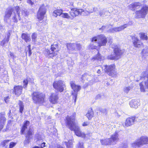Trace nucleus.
Here are the masks:
<instances>
[{
  "label": "nucleus",
  "instance_id": "nucleus-16",
  "mask_svg": "<svg viewBox=\"0 0 148 148\" xmlns=\"http://www.w3.org/2000/svg\"><path fill=\"white\" fill-rule=\"evenodd\" d=\"M128 26V24H125L119 27L110 28L108 30V32L111 33L120 32L126 28Z\"/></svg>",
  "mask_w": 148,
  "mask_h": 148
},
{
  "label": "nucleus",
  "instance_id": "nucleus-60",
  "mask_svg": "<svg viewBox=\"0 0 148 148\" xmlns=\"http://www.w3.org/2000/svg\"><path fill=\"white\" fill-rule=\"evenodd\" d=\"M67 64L69 65H73V62H72V61H71V62L70 63V61H69L68 60H67Z\"/></svg>",
  "mask_w": 148,
  "mask_h": 148
},
{
  "label": "nucleus",
  "instance_id": "nucleus-10",
  "mask_svg": "<svg viewBox=\"0 0 148 148\" xmlns=\"http://www.w3.org/2000/svg\"><path fill=\"white\" fill-rule=\"evenodd\" d=\"M46 12V9L43 6L40 7L36 14V17L39 21L43 20L44 18Z\"/></svg>",
  "mask_w": 148,
  "mask_h": 148
},
{
  "label": "nucleus",
  "instance_id": "nucleus-58",
  "mask_svg": "<svg viewBox=\"0 0 148 148\" xmlns=\"http://www.w3.org/2000/svg\"><path fill=\"white\" fill-rule=\"evenodd\" d=\"M73 98H75V102L77 97V93L76 92H75L73 94Z\"/></svg>",
  "mask_w": 148,
  "mask_h": 148
},
{
  "label": "nucleus",
  "instance_id": "nucleus-2",
  "mask_svg": "<svg viewBox=\"0 0 148 148\" xmlns=\"http://www.w3.org/2000/svg\"><path fill=\"white\" fill-rule=\"evenodd\" d=\"M139 79L136 80L138 81L139 79L143 81L139 84L140 90L141 92L145 91V89L148 88V67L146 71L143 72L140 76H138Z\"/></svg>",
  "mask_w": 148,
  "mask_h": 148
},
{
  "label": "nucleus",
  "instance_id": "nucleus-29",
  "mask_svg": "<svg viewBox=\"0 0 148 148\" xmlns=\"http://www.w3.org/2000/svg\"><path fill=\"white\" fill-rule=\"evenodd\" d=\"M112 141V145L115 144L116 142H117L119 140L118 134V133L116 132L112 135L111 138H110Z\"/></svg>",
  "mask_w": 148,
  "mask_h": 148
},
{
  "label": "nucleus",
  "instance_id": "nucleus-3",
  "mask_svg": "<svg viewBox=\"0 0 148 148\" xmlns=\"http://www.w3.org/2000/svg\"><path fill=\"white\" fill-rule=\"evenodd\" d=\"M60 50V48L58 43L54 42L51 45L49 49H45V54L50 58H53L58 55Z\"/></svg>",
  "mask_w": 148,
  "mask_h": 148
},
{
  "label": "nucleus",
  "instance_id": "nucleus-63",
  "mask_svg": "<svg viewBox=\"0 0 148 148\" xmlns=\"http://www.w3.org/2000/svg\"><path fill=\"white\" fill-rule=\"evenodd\" d=\"M97 72L98 74L100 73L101 72V71H100V69H98Z\"/></svg>",
  "mask_w": 148,
  "mask_h": 148
},
{
  "label": "nucleus",
  "instance_id": "nucleus-30",
  "mask_svg": "<svg viewBox=\"0 0 148 148\" xmlns=\"http://www.w3.org/2000/svg\"><path fill=\"white\" fill-rule=\"evenodd\" d=\"M100 142L102 145H106L109 144H112V142L111 139L107 138L104 140H101Z\"/></svg>",
  "mask_w": 148,
  "mask_h": 148
},
{
  "label": "nucleus",
  "instance_id": "nucleus-42",
  "mask_svg": "<svg viewBox=\"0 0 148 148\" xmlns=\"http://www.w3.org/2000/svg\"><path fill=\"white\" fill-rule=\"evenodd\" d=\"M73 141L71 140H69L66 144L67 148H73Z\"/></svg>",
  "mask_w": 148,
  "mask_h": 148
},
{
  "label": "nucleus",
  "instance_id": "nucleus-56",
  "mask_svg": "<svg viewBox=\"0 0 148 148\" xmlns=\"http://www.w3.org/2000/svg\"><path fill=\"white\" fill-rule=\"evenodd\" d=\"M10 99V97L9 96H7L6 97L4 98V100L5 103H7V102L9 101L8 100V99Z\"/></svg>",
  "mask_w": 148,
  "mask_h": 148
},
{
  "label": "nucleus",
  "instance_id": "nucleus-5",
  "mask_svg": "<svg viewBox=\"0 0 148 148\" xmlns=\"http://www.w3.org/2000/svg\"><path fill=\"white\" fill-rule=\"evenodd\" d=\"M148 144V138L146 136H142L132 143V147L133 148H136Z\"/></svg>",
  "mask_w": 148,
  "mask_h": 148
},
{
  "label": "nucleus",
  "instance_id": "nucleus-31",
  "mask_svg": "<svg viewBox=\"0 0 148 148\" xmlns=\"http://www.w3.org/2000/svg\"><path fill=\"white\" fill-rule=\"evenodd\" d=\"M5 112L0 113V122H2L3 124H5L6 119L5 117Z\"/></svg>",
  "mask_w": 148,
  "mask_h": 148
},
{
  "label": "nucleus",
  "instance_id": "nucleus-35",
  "mask_svg": "<svg viewBox=\"0 0 148 148\" xmlns=\"http://www.w3.org/2000/svg\"><path fill=\"white\" fill-rule=\"evenodd\" d=\"M10 36V33H9L7 35V38L5 39H4L2 40L0 42V45L2 46H4L5 44L8 42L9 41V39Z\"/></svg>",
  "mask_w": 148,
  "mask_h": 148
},
{
  "label": "nucleus",
  "instance_id": "nucleus-45",
  "mask_svg": "<svg viewBox=\"0 0 148 148\" xmlns=\"http://www.w3.org/2000/svg\"><path fill=\"white\" fill-rule=\"evenodd\" d=\"M132 89V88L129 86L125 87L123 88V90L125 92L127 93L129 91Z\"/></svg>",
  "mask_w": 148,
  "mask_h": 148
},
{
  "label": "nucleus",
  "instance_id": "nucleus-9",
  "mask_svg": "<svg viewBox=\"0 0 148 148\" xmlns=\"http://www.w3.org/2000/svg\"><path fill=\"white\" fill-rule=\"evenodd\" d=\"M53 88L57 92H62L64 90V84L63 81L59 80L54 81L53 84Z\"/></svg>",
  "mask_w": 148,
  "mask_h": 148
},
{
  "label": "nucleus",
  "instance_id": "nucleus-62",
  "mask_svg": "<svg viewBox=\"0 0 148 148\" xmlns=\"http://www.w3.org/2000/svg\"><path fill=\"white\" fill-rule=\"evenodd\" d=\"M106 27H107L106 26H103L101 28H99V29H102V30H103L104 29H105L106 28Z\"/></svg>",
  "mask_w": 148,
  "mask_h": 148
},
{
  "label": "nucleus",
  "instance_id": "nucleus-61",
  "mask_svg": "<svg viewBox=\"0 0 148 148\" xmlns=\"http://www.w3.org/2000/svg\"><path fill=\"white\" fill-rule=\"evenodd\" d=\"M10 55L11 57L14 58V55L13 53L10 52Z\"/></svg>",
  "mask_w": 148,
  "mask_h": 148
},
{
  "label": "nucleus",
  "instance_id": "nucleus-55",
  "mask_svg": "<svg viewBox=\"0 0 148 148\" xmlns=\"http://www.w3.org/2000/svg\"><path fill=\"white\" fill-rule=\"evenodd\" d=\"M46 143L45 142H43L41 144L40 147H39L40 148H43L46 147Z\"/></svg>",
  "mask_w": 148,
  "mask_h": 148
},
{
  "label": "nucleus",
  "instance_id": "nucleus-53",
  "mask_svg": "<svg viewBox=\"0 0 148 148\" xmlns=\"http://www.w3.org/2000/svg\"><path fill=\"white\" fill-rule=\"evenodd\" d=\"M73 18L71 16H70L68 14L65 13V18H67L69 20H72Z\"/></svg>",
  "mask_w": 148,
  "mask_h": 148
},
{
  "label": "nucleus",
  "instance_id": "nucleus-48",
  "mask_svg": "<svg viewBox=\"0 0 148 148\" xmlns=\"http://www.w3.org/2000/svg\"><path fill=\"white\" fill-rule=\"evenodd\" d=\"M134 117H135L136 119H138L137 121H136L137 122H140L144 119V117L143 116H142L141 117L140 116V115L139 116H138L137 117L135 116Z\"/></svg>",
  "mask_w": 148,
  "mask_h": 148
},
{
  "label": "nucleus",
  "instance_id": "nucleus-44",
  "mask_svg": "<svg viewBox=\"0 0 148 148\" xmlns=\"http://www.w3.org/2000/svg\"><path fill=\"white\" fill-rule=\"evenodd\" d=\"M12 19L13 20V22L14 23H17L18 22V20L16 14H14V16L12 17Z\"/></svg>",
  "mask_w": 148,
  "mask_h": 148
},
{
  "label": "nucleus",
  "instance_id": "nucleus-25",
  "mask_svg": "<svg viewBox=\"0 0 148 148\" xmlns=\"http://www.w3.org/2000/svg\"><path fill=\"white\" fill-rule=\"evenodd\" d=\"M71 86L75 92H77L81 89V86L75 84V82L71 81L70 82Z\"/></svg>",
  "mask_w": 148,
  "mask_h": 148
},
{
  "label": "nucleus",
  "instance_id": "nucleus-52",
  "mask_svg": "<svg viewBox=\"0 0 148 148\" xmlns=\"http://www.w3.org/2000/svg\"><path fill=\"white\" fill-rule=\"evenodd\" d=\"M105 12L106 11L104 9L100 11L99 12V14L100 16H104L105 14Z\"/></svg>",
  "mask_w": 148,
  "mask_h": 148
},
{
  "label": "nucleus",
  "instance_id": "nucleus-43",
  "mask_svg": "<svg viewBox=\"0 0 148 148\" xmlns=\"http://www.w3.org/2000/svg\"><path fill=\"white\" fill-rule=\"evenodd\" d=\"M140 38L143 40H147V36L145 34V33H140Z\"/></svg>",
  "mask_w": 148,
  "mask_h": 148
},
{
  "label": "nucleus",
  "instance_id": "nucleus-22",
  "mask_svg": "<svg viewBox=\"0 0 148 148\" xmlns=\"http://www.w3.org/2000/svg\"><path fill=\"white\" fill-rule=\"evenodd\" d=\"M139 100L138 99H132L130 103L131 107L136 108L139 105Z\"/></svg>",
  "mask_w": 148,
  "mask_h": 148
},
{
  "label": "nucleus",
  "instance_id": "nucleus-17",
  "mask_svg": "<svg viewBox=\"0 0 148 148\" xmlns=\"http://www.w3.org/2000/svg\"><path fill=\"white\" fill-rule=\"evenodd\" d=\"M142 56V60L144 63L145 61L148 60V48L145 47L142 50L141 53Z\"/></svg>",
  "mask_w": 148,
  "mask_h": 148
},
{
  "label": "nucleus",
  "instance_id": "nucleus-37",
  "mask_svg": "<svg viewBox=\"0 0 148 148\" xmlns=\"http://www.w3.org/2000/svg\"><path fill=\"white\" fill-rule=\"evenodd\" d=\"M86 116L89 120L91 119L93 116V112L92 109L88 110L87 113L86 114Z\"/></svg>",
  "mask_w": 148,
  "mask_h": 148
},
{
  "label": "nucleus",
  "instance_id": "nucleus-21",
  "mask_svg": "<svg viewBox=\"0 0 148 148\" xmlns=\"http://www.w3.org/2000/svg\"><path fill=\"white\" fill-rule=\"evenodd\" d=\"M30 122L27 120L25 121L21 128L20 133L21 135L24 134L25 130L27 129V126L29 125Z\"/></svg>",
  "mask_w": 148,
  "mask_h": 148
},
{
  "label": "nucleus",
  "instance_id": "nucleus-4",
  "mask_svg": "<svg viewBox=\"0 0 148 148\" xmlns=\"http://www.w3.org/2000/svg\"><path fill=\"white\" fill-rule=\"evenodd\" d=\"M45 95L38 91H34L31 95L32 99L35 104H42L45 102Z\"/></svg>",
  "mask_w": 148,
  "mask_h": 148
},
{
  "label": "nucleus",
  "instance_id": "nucleus-49",
  "mask_svg": "<svg viewBox=\"0 0 148 148\" xmlns=\"http://www.w3.org/2000/svg\"><path fill=\"white\" fill-rule=\"evenodd\" d=\"M23 83L24 84L23 86L24 88H26L27 87V85L28 84V80L27 79H25L23 80Z\"/></svg>",
  "mask_w": 148,
  "mask_h": 148
},
{
  "label": "nucleus",
  "instance_id": "nucleus-6",
  "mask_svg": "<svg viewBox=\"0 0 148 148\" xmlns=\"http://www.w3.org/2000/svg\"><path fill=\"white\" fill-rule=\"evenodd\" d=\"M107 42V39L103 35H100L97 36L93 37L92 39V42L97 43L99 47L105 46Z\"/></svg>",
  "mask_w": 148,
  "mask_h": 148
},
{
  "label": "nucleus",
  "instance_id": "nucleus-54",
  "mask_svg": "<svg viewBox=\"0 0 148 148\" xmlns=\"http://www.w3.org/2000/svg\"><path fill=\"white\" fill-rule=\"evenodd\" d=\"M5 124H3L2 122H0V132H1L2 129L4 127V125Z\"/></svg>",
  "mask_w": 148,
  "mask_h": 148
},
{
  "label": "nucleus",
  "instance_id": "nucleus-18",
  "mask_svg": "<svg viewBox=\"0 0 148 148\" xmlns=\"http://www.w3.org/2000/svg\"><path fill=\"white\" fill-rule=\"evenodd\" d=\"M49 101L53 104L56 103L58 101V97L57 95L53 93L51 94L49 98Z\"/></svg>",
  "mask_w": 148,
  "mask_h": 148
},
{
  "label": "nucleus",
  "instance_id": "nucleus-40",
  "mask_svg": "<svg viewBox=\"0 0 148 148\" xmlns=\"http://www.w3.org/2000/svg\"><path fill=\"white\" fill-rule=\"evenodd\" d=\"M82 11L81 12L80 14L83 16H86L89 14L90 13L92 12H89L87 10H84L82 9Z\"/></svg>",
  "mask_w": 148,
  "mask_h": 148
},
{
  "label": "nucleus",
  "instance_id": "nucleus-1",
  "mask_svg": "<svg viewBox=\"0 0 148 148\" xmlns=\"http://www.w3.org/2000/svg\"><path fill=\"white\" fill-rule=\"evenodd\" d=\"M66 119L67 125L69 129L71 130H73L75 134L77 136L82 138L85 137V134L80 131L79 127L75 124L74 115H72L70 116H68Z\"/></svg>",
  "mask_w": 148,
  "mask_h": 148
},
{
  "label": "nucleus",
  "instance_id": "nucleus-34",
  "mask_svg": "<svg viewBox=\"0 0 148 148\" xmlns=\"http://www.w3.org/2000/svg\"><path fill=\"white\" fill-rule=\"evenodd\" d=\"M18 105L19 106V112L22 114L23 113V111L24 108V104L22 101L19 100Z\"/></svg>",
  "mask_w": 148,
  "mask_h": 148
},
{
  "label": "nucleus",
  "instance_id": "nucleus-38",
  "mask_svg": "<svg viewBox=\"0 0 148 148\" xmlns=\"http://www.w3.org/2000/svg\"><path fill=\"white\" fill-rule=\"evenodd\" d=\"M14 8L18 16L19 20H20L21 19V17L20 16V12L21 10L19 6L17 5L15 6Z\"/></svg>",
  "mask_w": 148,
  "mask_h": 148
},
{
  "label": "nucleus",
  "instance_id": "nucleus-33",
  "mask_svg": "<svg viewBox=\"0 0 148 148\" xmlns=\"http://www.w3.org/2000/svg\"><path fill=\"white\" fill-rule=\"evenodd\" d=\"M63 11L62 9H57L54 10L53 12V15L56 17L58 16H60L62 14Z\"/></svg>",
  "mask_w": 148,
  "mask_h": 148
},
{
  "label": "nucleus",
  "instance_id": "nucleus-41",
  "mask_svg": "<svg viewBox=\"0 0 148 148\" xmlns=\"http://www.w3.org/2000/svg\"><path fill=\"white\" fill-rule=\"evenodd\" d=\"M31 38L32 42H36L37 38V34L35 33H32L31 36Z\"/></svg>",
  "mask_w": 148,
  "mask_h": 148
},
{
  "label": "nucleus",
  "instance_id": "nucleus-57",
  "mask_svg": "<svg viewBox=\"0 0 148 148\" xmlns=\"http://www.w3.org/2000/svg\"><path fill=\"white\" fill-rule=\"evenodd\" d=\"M27 3L29 4L32 5L34 4V3L33 2L32 0H27Z\"/></svg>",
  "mask_w": 148,
  "mask_h": 148
},
{
  "label": "nucleus",
  "instance_id": "nucleus-39",
  "mask_svg": "<svg viewBox=\"0 0 148 148\" xmlns=\"http://www.w3.org/2000/svg\"><path fill=\"white\" fill-rule=\"evenodd\" d=\"M27 47L28 48V50H26V49L25 50V55L26 56L27 55V52L28 51L29 53V56H30L32 54V49L31 48V45L29 44L28 46H27Z\"/></svg>",
  "mask_w": 148,
  "mask_h": 148
},
{
  "label": "nucleus",
  "instance_id": "nucleus-32",
  "mask_svg": "<svg viewBox=\"0 0 148 148\" xmlns=\"http://www.w3.org/2000/svg\"><path fill=\"white\" fill-rule=\"evenodd\" d=\"M104 59V57L101 56L100 54L98 53L95 56L92 58L91 60L92 61H94L95 60H97L101 61V60H103Z\"/></svg>",
  "mask_w": 148,
  "mask_h": 148
},
{
  "label": "nucleus",
  "instance_id": "nucleus-36",
  "mask_svg": "<svg viewBox=\"0 0 148 148\" xmlns=\"http://www.w3.org/2000/svg\"><path fill=\"white\" fill-rule=\"evenodd\" d=\"M107 58L108 59L111 60H116L119 59L114 53L108 55L107 57Z\"/></svg>",
  "mask_w": 148,
  "mask_h": 148
},
{
  "label": "nucleus",
  "instance_id": "nucleus-19",
  "mask_svg": "<svg viewBox=\"0 0 148 148\" xmlns=\"http://www.w3.org/2000/svg\"><path fill=\"white\" fill-rule=\"evenodd\" d=\"M132 39L133 44L135 47L140 48L141 46L142 45L143 43L135 36H133L132 38Z\"/></svg>",
  "mask_w": 148,
  "mask_h": 148
},
{
  "label": "nucleus",
  "instance_id": "nucleus-8",
  "mask_svg": "<svg viewBox=\"0 0 148 148\" xmlns=\"http://www.w3.org/2000/svg\"><path fill=\"white\" fill-rule=\"evenodd\" d=\"M148 7L145 6L142 8L141 9L136 11L135 12V17L136 18L145 17L147 13Z\"/></svg>",
  "mask_w": 148,
  "mask_h": 148
},
{
  "label": "nucleus",
  "instance_id": "nucleus-59",
  "mask_svg": "<svg viewBox=\"0 0 148 148\" xmlns=\"http://www.w3.org/2000/svg\"><path fill=\"white\" fill-rule=\"evenodd\" d=\"M88 125V123L87 122H84L82 124V126H87Z\"/></svg>",
  "mask_w": 148,
  "mask_h": 148
},
{
  "label": "nucleus",
  "instance_id": "nucleus-27",
  "mask_svg": "<svg viewBox=\"0 0 148 148\" xmlns=\"http://www.w3.org/2000/svg\"><path fill=\"white\" fill-rule=\"evenodd\" d=\"M21 37L22 39L24 40L26 42H29L31 40L30 35L27 33H22Z\"/></svg>",
  "mask_w": 148,
  "mask_h": 148
},
{
  "label": "nucleus",
  "instance_id": "nucleus-26",
  "mask_svg": "<svg viewBox=\"0 0 148 148\" xmlns=\"http://www.w3.org/2000/svg\"><path fill=\"white\" fill-rule=\"evenodd\" d=\"M142 6V5L139 2H135L130 4L129 5V8L131 10H133L134 9H135V8L137 9Z\"/></svg>",
  "mask_w": 148,
  "mask_h": 148
},
{
  "label": "nucleus",
  "instance_id": "nucleus-12",
  "mask_svg": "<svg viewBox=\"0 0 148 148\" xmlns=\"http://www.w3.org/2000/svg\"><path fill=\"white\" fill-rule=\"evenodd\" d=\"M138 119L135 117H129L126 119L125 122L122 124V125L124 127L130 126L134 124L136 121Z\"/></svg>",
  "mask_w": 148,
  "mask_h": 148
},
{
  "label": "nucleus",
  "instance_id": "nucleus-15",
  "mask_svg": "<svg viewBox=\"0 0 148 148\" xmlns=\"http://www.w3.org/2000/svg\"><path fill=\"white\" fill-rule=\"evenodd\" d=\"M86 78L87 80L89 81V84L90 85L93 84L95 82V79L94 78H93V76L89 75L86 73H84L82 75L81 77L82 80L83 81H84Z\"/></svg>",
  "mask_w": 148,
  "mask_h": 148
},
{
  "label": "nucleus",
  "instance_id": "nucleus-13",
  "mask_svg": "<svg viewBox=\"0 0 148 148\" xmlns=\"http://www.w3.org/2000/svg\"><path fill=\"white\" fill-rule=\"evenodd\" d=\"M34 134V131L31 129H29L27 131V133L25 135V139L24 142V145H27L30 142L29 140L32 138V136Z\"/></svg>",
  "mask_w": 148,
  "mask_h": 148
},
{
  "label": "nucleus",
  "instance_id": "nucleus-28",
  "mask_svg": "<svg viewBox=\"0 0 148 148\" xmlns=\"http://www.w3.org/2000/svg\"><path fill=\"white\" fill-rule=\"evenodd\" d=\"M10 140L5 139L1 141L0 143V148H8V144Z\"/></svg>",
  "mask_w": 148,
  "mask_h": 148
},
{
  "label": "nucleus",
  "instance_id": "nucleus-24",
  "mask_svg": "<svg viewBox=\"0 0 148 148\" xmlns=\"http://www.w3.org/2000/svg\"><path fill=\"white\" fill-rule=\"evenodd\" d=\"M114 53L115 55L119 59L121 57V56L123 53L124 51L120 49L119 48H115L114 50Z\"/></svg>",
  "mask_w": 148,
  "mask_h": 148
},
{
  "label": "nucleus",
  "instance_id": "nucleus-7",
  "mask_svg": "<svg viewBox=\"0 0 148 148\" xmlns=\"http://www.w3.org/2000/svg\"><path fill=\"white\" fill-rule=\"evenodd\" d=\"M104 69L106 72L110 76L114 77L116 74V72L115 71V65L114 64L110 65H105Z\"/></svg>",
  "mask_w": 148,
  "mask_h": 148
},
{
  "label": "nucleus",
  "instance_id": "nucleus-23",
  "mask_svg": "<svg viewBox=\"0 0 148 148\" xmlns=\"http://www.w3.org/2000/svg\"><path fill=\"white\" fill-rule=\"evenodd\" d=\"M13 11L12 8H10V9H7L5 13L4 16V20H7L8 19H9L11 16Z\"/></svg>",
  "mask_w": 148,
  "mask_h": 148
},
{
  "label": "nucleus",
  "instance_id": "nucleus-14",
  "mask_svg": "<svg viewBox=\"0 0 148 148\" xmlns=\"http://www.w3.org/2000/svg\"><path fill=\"white\" fill-rule=\"evenodd\" d=\"M23 87L20 85H15L14 86L12 91V93L17 97H18L22 94Z\"/></svg>",
  "mask_w": 148,
  "mask_h": 148
},
{
  "label": "nucleus",
  "instance_id": "nucleus-47",
  "mask_svg": "<svg viewBox=\"0 0 148 148\" xmlns=\"http://www.w3.org/2000/svg\"><path fill=\"white\" fill-rule=\"evenodd\" d=\"M119 148H128V145L126 143H123L121 145Z\"/></svg>",
  "mask_w": 148,
  "mask_h": 148
},
{
  "label": "nucleus",
  "instance_id": "nucleus-11",
  "mask_svg": "<svg viewBox=\"0 0 148 148\" xmlns=\"http://www.w3.org/2000/svg\"><path fill=\"white\" fill-rule=\"evenodd\" d=\"M69 51L74 50L76 51H79L81 48V45L78 43H68L66 45Z\"/></svg>",
  "mask_w": 148,
  "mask_h": 148
},
{
  "label": "nucleus",
  "instance_id": "nucleus-51",
  "mask_svg": "<svg viewBox=\"0 0 148 148\" xmlns=\"http://www.w3.org/2000/svg\"><path fill=\"white\" fill-rule=\"evenodd\" d=\"M83 145V143L79 142L76 148H84Z\"/></svg>",
  "mask_w": 148,
  "mask_h": 148
},
{
  "label": "nucleus",
  "instance_id": "nucleus-46",
  "mask_svg": "<svg viewBox=\"0 0 148 148\" xmlns=\"http://www.w3.org/2000/svg\"><path fill=\"white\" fill-rule=\"evenodd\" d=\"M105 97L104 95L103 94H98L95 97L96 99H103Z\"/></svg>",
  "mask_w": 148,
  "mask_h": 148
},
{
  "label": "nucleus",
  "instance_id": "nucleus-64",
  "mask_svg": "<svg viewBox=\"0 0 148 148\" xmlns=\"http://www.w3.org/2000/svg\"><path fill=\"white\" fill-rule=\"evenodd\" d=\"M32 148H40L38 146H35L33 147Z\"/></svg>",
  "mask_w": 148,
  "mask_h": 148
},
{
  "label": "nucleus",
  "instance_id": "nucleus-20",
  "mask_svg": "<svg viewBox=\"0 0 148 148\" xmlns=\"http://www.w3.org/2000/svg\"><path fill=\"white\" fill-rule=\"evenodd\" d=\"M82 9H71L70 11V14L72 17H74L80 14L81 12L82 11Z\"/></svg>",
  "mask_w": 148,
  "mask_h": 148
},
{
  "label": "nucleus",
  "instance_id": "nucleus-50",
  "mask_svg": "<svg viewBox=\"0 0 148 148\" xmlns=\"http://www.w3.org/2000/svg\"><path fill=\"white\" fill-rule=\"evenodd\" d=\"M16 145V143L13 142H11L9 145V148H13Z\"/></svg>",
  "mask_w": 148,
  "mask_h": 148
}]
</instances>
